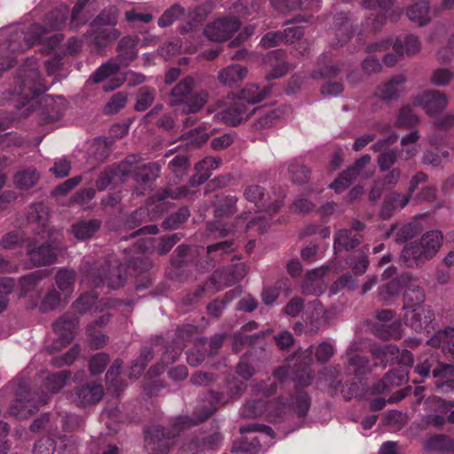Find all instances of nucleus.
<instances>
[{
    "instance_id": "20",
    "label": "nucleus",
    "mask_w": 454,
    "mask_h": 454,
    "mask_svg": "<svg viewBox=\"0 0 454 454\" xmlns=\"http://www.w3.org/2000/svg\"><path fill=\"white\" fill-rule=\"evenodd\" d=\"M222 120L231 126L240 124L247 117V106L238 98H234L220 113Z\"/></svg>"
},
{
    "instance_id": "63",
    "label": "nucleus",
    "mask_w": 454,
    "mask_h": 454,
    "mask_svg": "<svg viewBox=\"0 0 454 454\" xmlns=\"http://www.w3.org/2000/svg\"><path fill=\"white\" fill-rule=\"evenodd\" d=\"M67 7L55 9L46 15L44 22L51 30L59 29L67 20Z\"/></svg>"
},
{
    "instance_id": "30",
    "label": "nucleus",
    "mask_w": 454,
    "mask_h": 454,
    "mask_svg": "<svg viewBox=\"0 0 454 454\" xmlns=\"http://www.w3.org/2000/svg\"><path fill=\"white\" fill-rule=\"evenodd\" d=\"M104 390L101 385L95 383H88L78 387L75 390L76 400L79 405L86 406L93 404L101 400Z\"/></svg>"
},
{
    "instance_id": "23",
    "label": "nucleus",
    "mask_w": 454,
    "mask_h": 454,
    "mask_svg": "<svg viewBox=\"0 0 454 454\" xmlns=\"http://www.w3.org/2000/svg\"><path fill=\"white\" fill-rule=\"evenodd\" d=\"M353 25L348 14L339 12L334 16V38L332 41L333 46H342L353 35Z\"/></svg>"
},
{
    "instance_id": "43",
    "label": "nucleus",
    "mask_w": 454,
    "mask_h": 454,
    "mask_svg": "<svg viewBox=\"0 0 454 454\" xmlns=\"http://www.w3.org/2000/svg\"><path fill=\"white\" fill-rule=\"evenodd\" d=\"M40 175L35 168H27L17 172L14 175L13 182L17 188L28 190L39 180Z\"/></svg>"
},
{
    "instance_id": "6",
    "label": "nucleus",
    "mask_w": 454,
    "mask_h": 454,
    "mask_svg": "<svg viewBox=\"0 0 454 454\" xmlns=\"http://www.w3.org/2000/svg\"><path fill=\"white\" fill-rule=\"evenodd\" d=\"M239 27L240 22L237 18L227 17L207 25L204 34L211 41L223 42L231 38Z\"/></svg>"
},
{
    "instance_id": "48",
    "label": "nucleus",
    "mask_w": 454,
    "mask_h": 454,
    "mask_svg": "<svg viewBox=\"0 0 454 454\" xmlns=\"http://www.w3.org/2000/svg\"><path fill=\"white\" fill-rule=\"evenodd\" d=\"M347 263L355 275L361 276L364 274L368 269V255L364 251H356L348 257Z\"/></svg>"
},
{
    "instance_id": "44",
    "label": "nucleus",
    "mask_w": 454,
    "mask_h": 454,
    "mask_svg": "<svg viewBox=\"0 0 454 454\" xmlns=\"http://www.w3.org/2000/svg\"><path fill=\"white\" fill-rule=\"evenodd\" d=\"M274 380L269 379L267 382L261 383L257 386V390L262 392L264 395L270 396L277 392L278 383L282 382L287 377V369L285 367H278L273 372Z\"/></svg>"
},
{
    "instance_id": "27",
    "label": "nucleus",
    "mask_w": 454,
    "mask_h": 454,
    "mask_svg": "<svg viewBox=\"0 0 454 454\" xmlns=\"http://www.w3.org/2000/svg\"><path fill=\"white\" fill-rule=\"evenodd\" d=\"M247 68L239 64H231L218 73L220 83L228 88H231L241 82L247 74Z\"/></svg>"
},
{
    "instance_id": "15",
    "label": "nucleus",
    "mask_w": 454,
    "mask_h": 454,
    "mask_svg": "<svg viewBox=\"0 0 454 454\" xmlns=\"http://www.w3.org/2000/svg\"><path fill=\"white\" fill-rule=\"evenodd\" d=\"M433 384L437 392L449 394L454 392V365L442 363L433 372Z\"/></svg>"
},
{
    "instance_id": "58",
    "label": "nucleus",
    "mask_w": 454,
    "mask_h": 454,
    "mask_svg": "<svg viewBox=\"0 0 454 454\" xmlns=\"http://www.w3.org/2000/svg\"><path fill=\"white\" fill-rule=\"evenodd\" d=\"M441 364L442 363L432 355L422 356L419 358V362L415 366V372L419 375L427 378L431 373L433 374L434 369Z\"/></svg>"
},
{
    "instance_id": "37",
    "label": "nucleus",
    "mask_w": 454,
    "mask_h": 454,
    "mask_svg": "<svg viewBox=\"0 0 454 454\" xmlns=\"http://www.w3.org/2000/svg\"><path fill=\"white\" fill-rule=\"evenodd\" d=\"M48 208L43 203L33 204L27 212V221L30 223H37L39 230L36 233L43 232L48 222Z\"/></svg>"
},
{
    "instance_id": "3",
    "label": "nucleus",
    "mask_w": 454,
    "mask_h": 454,
    "mask_svg": "<svg viewBox=\"0 0 454 454\" xmlns=\"http://www.w3.org/2000/svg\"><path fill=\"white\" fill-rule=\"evenodd\" d=\"M195 81L192 76L183 78L169 92L168 104L170 106H182V111L186 114L200 112L206 105L208 94L206 90L194 92Z\"/></svg>"
},
{
    "instance_id": "42",
    "label": "nucleus",
    "mask_w": 454,
    "mask_h": 454,
    "mask_svg": "<svg viewBox=\"0 0 454 454\" xmlns=\"http://www.w3.org/2000/svg\"><path fill=\"white\" fill-rule=\"evenodd\" d=\"M75 279L76 273L73 269H59L55 275L57 286L65 294H71L74 291Z\"/></svg>"
},
{
    "instance_id": "56",
    "label": "nucleus",
    "mask_w": 454,
    "mask_h": 454,
    "mask_svg": "<svg viewBox=\"0 0 454 454\" xmlns=\"http://www.w3.org/2000/svg\"><path fill=\"white\" fill-rule=\"evenodd\" d=\"M421 229V224L416 221L405 223L395 231V241L403 243L419 234Z\"/></svg>"
},
{
    "instance_id": "8",
    "label": "nucleus",
    "mask_w": 454,
    "mask_h": 454,
    "mask_svg": "<svg viewBox=\"0 0 454 454\" xmlns=\"http://www.w3.org/2000/svg\"><path fill=\"white\" fill-rule=\"evenodd\" d=\"M60 249L58 246L48 243L37 245L31 241L27 245V254L34 266H45L54 263L57 261Z\"/></svg>"
},
{
    "instance_id": "35",
    "label": "nucleus",
    "mask_w": 454,
    "mask_h": 454,
    "mask_svg": "<svg viewBox=\"0 0 454 454\" xmlns=\"http://www.w3.org/2000/svg\"><path fill=\"white\" fill-rule=\"evenodd\" d=\"M270 92V87L260 88L257 84L251 83L244 87L239 93L238 99L242 100L247 106L254 105L262 101Z\"/></svg>"
},
{
    "instance_id": "50",
    "label": "nucleus",
    "mask_w": 454,
    "mask_h": 454,
    "mask_svg": "<svg viewBox=\"0 0 454 454\" xmlns=\"http://www.w3.org/2000/svg\"><path fill=\"white\" fill-rule=\"evenodd\" d=\"M119 70L120 64H118L116 61H114V59H111L106 63H103L99 67H98L90 77V80L95 83H99L109 76L117 74Z\"/></svg>"
},
{
    "instance_id": "55",
    "label": "nucleus",
    "mask_w": 454,
    "mask_h": 454,
    "mask_svg": "<svg viewBox=\"0 0 454 454\" xmlns=\"http://www.w3.org/2000/svg\"><path fill=\"white\" fill-rule=\"evenodd\" d=\"M153 351L150 348H144L138 358L132 364L130 367L129 377L137 378L145 371L147 364L153 358Z\"/></svg>"
},
{
    "instance_id": "38",
    "label": "nucleus",
    "mask_w": 454,
    "mask_h": 454,
    "mask_svg": "<svg viewBox=\"0 0 454 454\" xmlns=\"http://www.w3.org/2000/svg\"><path fill=\"white\" fill-rule=\"evenodd\" d=\"M442 241V235L440 231H428L422 235L419 239V243L421 244L423 249L425 250V254L427 255L428 259H432L439 248L441 247Z\"/></svg>"
},
{
    "instance_id": "33",
    "label": "nucleus",
    "mask_w": 454,
    "mask_h": 454,
    "mask_svg": "<svg viewBox=\"0 0 454 454\" xmlns=\"http://www.w3.org/2000/svg\"><path fill=\"white\" fill-rule=\"evenodd\" d=\"M102 222L99 219H83L72 225V233L78 240H86L92 238L100 229Z\"/></svg>"
},
{
    "instance_id": "5",
    "label": "nucleus",
    "mask_w": 454,
    "mask_h": 454,
    "mask_svg": "<svg viewBox=\"0 0 454 454\" xmlns=\"http://www.w3.org/2000/svg\"><path fill=\"white\" fill-rule=\"evenodd\" d=\"M372 356L384 363L383 367L388 362H396L398 364L411 366L414 362L413 355L406 348L399 349L395 345L375 346L372 348Z\"/></svg>"
},
{
    "instance_id": "47",
    "label": "nucleus",
    "mask_w": 454,
    "mask_h": 454,
    "mask_svg": "<svg viewBox=\"0 0 454 454\" xmlns=\"http://www.w3.org/2000/svg\"><path fill=\"white\" fill-rule=\"evenodd\" d=\"M156 96V90L154 88L144 86L141 87L137 93V102L134 106V109L137 112H145L147 110L154 102Z\"/></svg>"
},
{
    "instance_id": "45",
    "label": "nucleus",
    "mask_w": 454,
    "mask_h": 454,
    "mask_svg": "<svg viewBox=\"0 0 454 454\" xmlns=\"http://www.w3.org/2000/svg\"><path fill=\"white\" fill-rule=\"evenodd\" d=\"M70 376L71 373L69 371H60L56 373L49 374L45 378L43 387L52 394L58 393L64 387Z\"/></svg>"
},
{
    "instance_id": "18",
    "label": "nucleus",
    "mask_w": 454,
    "mask_h": 454,
    "mask_svg": "<svg viewBox=\"0 0 454 454\" xmlns=\"http://www.w3.org/2000/svg\"><path fill=\"white\" fill-rule=\"evenodd\" d=\"M137 36L127 35L122 37L116 47L117 57L114 61H116L121 66L127 67L137 57Z\"/></svg>"
},
{
    "instance_id": "46",
    "label": "nucleus",
    "mask_w": 454,
    "mask_h": 454,
    "mask_svg": "<svg viewBox=\"0 0 454 454\" xmlns=\"http://www.w3.org/2000/svg\"><path fill=\"white\" fill-rule=\"evenodd\" d=\"M206 344V339H198L194 343V348L187 351L186 360L190 365H200L205 360L206 356H208Z\"/></svg>"
},
{
    "instance_id": "13",
    "label": "nucleus",
    "mask_w": 454,
    "mask_h": 454,
    "mask_svg": "<svg viewBox=\"0 0 454 454\" xmlns=\"http://www.w3.org/2000/svg\"><path fill=\"white\" fill-rule=\"evenodd\" d=\"M79 317L76 314H64L53 323V330L61 346L69 344L75 336Z\"/></svg>"
},
{
    "instance_id": "26",
    "label": "nucleus",
    "mask_w": 454,
    "mask_h": 454,
    "mask_svg": "<svg viewBox=\"0 0 454 454\" xmlns=\"http://www.w3.org/2000/svg\"><path fill=\"white\" fill-rule=\"evenodd\" d=\"M361 241L362 236L359 233H352V230L346 228L340 229L334 235L333 249L335 253L349 251L359 246Z\"/></svg>"
},
{
    "instance_id": "51",
    "label": "nucleus",
    "mask_w": 454,
    "mask_h": 454,
    "mask_svg": "<svg viewBox=\"0 0 454 454\" xmlns=\"http://www.w3.org/2000/svg\"><path fill=\"white\" fill-rule=\"evenodd\" d=\"M46 276L47 274L44 270H38L21 277L20 278L21 295L25 296L27 293L34 290Z\"/></svg>"
},
{
    "instance_id": "1",
    "label": "nucleus",
    "mask_w": 454,
    "mask_h": 454,
    "mask_svg": "<svg viewBox=\"0 0 454 454\" xmlns=\"http://www.w3.org/2000/svg\"><path fill=\"white\" fill-rule=\"evenodd\" d=\"M210 408L202 411V414L197 420L188 417H177L171 424V429L165 430L160 425L148 427L145 430V448L150 454H167L170 448V440L175 438L180 431L191 426L197 425L210 417L217 409L219 404H224L227 400L219 392L210 391Z\"/></svg>"
},
{
    "instance_id": "39",
    "label": "nucleus",
    "mask_w": 454,
    "mask_h": 454,
    "mask_svg": "<svg viewBox=\"0 0 454 454\" xmlns=\"http://www.w3.org/2000/svg\"><path fill=\"white\" fill-rule=\"evenodd\" d=\"M393 50L399 56L404 53L413 55L420 51V42L417 36L408 35L403 40L396 39L393 44Z\"/></svg>"
},
{
    "instance_id": "14",
    "label": "nucleus",
    "mask_w": 454,
    "mask_h": 454,
    "mask_svg": "<svg viewBox=\"0 0 454 454\" xmlns=\"http://www.w3.org/2000/svg\"><path fill=\"white\" fill-rule=\"evenodd\" d=\"M448 100L438 90L426 91L414 100V106H421L428 115H434L445 109Z\"/></svg>"
},
{
    "instance_id": "34",
    "label": "nucleus",
    "mask_w": 454,
    "mask_h": 454,
    "mask_svg": "<svg viewBox=\"0 0 454 454\" xmlns=\"http://www.w3.org/2000/svg\"><path fill=\"white\" fill-rule=\"evenodd\" d=\"M40 105L42 106L39 120L41 124L54 122L62 117L59 106L50 95L43 96L40 100Z\"/></svg>"
},
{
    "instance_id": "54",
    "label": "nucleus",
    "mask_w": 454,
    "mask_h": 454,
    "mask_svg": "<svg viewBox=\"0 0 454 454\" xmlns=\"http://www.w3.org/2000/svg\"><path fill=\"white\" fill-rule=\"evenodd\" d=\"M87 341L90 346L95 349H100L108 343L109 337L102 333L99 328H95L94 325H88L86 327Z\"/></svg>"
},
{
    "instance_id": "36",
    "label": "nucleus",
    "mask_w": 454,
    "mask_h": 454,
    "mask_svg": "<svg viewBox=\"0 0 454 454\" xmlns=\"http://www.w3.org/2000/svg\"><path fill=\"white\" fill-rule=\"evenodd\" d=\"M424 448L427 451L454 454V440L444 434H435L426 441Z\"/></svg>"
},
{
    "instance_id": "25",
    "label": "nucleus",
    "mask_w": 454,
    "mask_h": 454,
    "mask_svg": "<svg viewBox=\"0 0 454 454\" xmlns=\"http://www.w3.org/2000/svg\"><path fill=\"white\" fill-rule=\"evenodd\" d=\"M126 170H129V175H132L133 179L139 184H147L154 181L160 174V168L156 162H149L139 166L132 167L128 165Z\"/></svg>"
},
{
    "instance_id": "28",
    "label": "nucleus",
    "mask_w": 454,
    "mask_h": 454,
    "mask_svg": "<svg viewBox=\"0 0 454 454\" xmlns=\"http://www.w3.org/2000/svg\"><path fill=\"white\" fill-rule=\"evenodd\" d=\"M239 198L235 195L217 194L213 201L214 215L217 218H227L237 212Z\"/></svg>"
},
{
    "instance_id": "9",
    "label": "nucleus",
    "mask_w": 454,
    "mask_h": 454,
    "mask_svg": "<svg viewBox=\"0 0 454 454\" xmlns=\"http://www.w3.org/2000/svg\"><path fill=\"white\" fill-rule=\"evenodd\" d=\"M245 199L254 203L260 210L274 215L278 213L283 207V200L276 199L273 201H269L265 198L264 188L258 184L248 185L244 189Z\"/></svg>"
},
{
    "instance_id": "12",
    "label": "nucleus",
    "mask_w": 454,
    "mask_h": 454,
    "mask_svg": "<svg viewBox=\"0 0 454 454\" xmlns=\"http://www.w3.org/2000/svg\"><path fill=\"white\" fill-rule=\"evenodd\" d=\"M401 281L405 287L403 309L426 305V295L418 279L413 278L409 273H403L401 274Z\"/></svg>"
},
{
    "instance_id": "61",
    "label": "nucleus",
    "mask_w": 454,
    "mask_h": 454,
    "mask_svg": "<svg viewBox=\"0 0 454 454\" xmlns=\"http://www.w3.org/2000/svg\"><path fill=\"white\" fill-rule=\"evenodd\" d=\"M97 295L91 293H85L82 294L74 303L73 309L77 314L76 316L83 315L90 311L97 301Z\"/></svg>"
},
{
    "instance_id": "41",
    "label": "nucleus",
    "mask_w": 454,
    "mask_h": 454,
    "mask_svg": "<svg viewBox=\"0 0 454 454\" xmlns=\"http://www.w3.org/2000/svg\"><path fill=\"white\" fill-rule=\"evenodd\" d=\"M372 370L369 358L365 356L355 354L348 356V371L356 377H362L369 373Z\"/></svg>"
},
{
    "instance_id": "59",
    "label": "nucleus",
    "mask_w": 454,
    "mask_h": 454,
    "mask_svg": "<svg viewBox=\"0 0 454 454\" xmlns=\"http://www.w3.org/2000/svg\"><path fill=\"white\" fill-rule=\"evenodd\" d=\"M403 286V283L401 281V275L398 278L391 279L388 282L380 286L379 289V297L384 301H387L395 296Z\"/></svg>"
},
{
    "instance_id": "31",
    "label": "nucleus",
    "mask_w": 454,
    "mask_h": 454,
    "mask_svg": "<svg viewBox=\"0 0 454 454\" xmlns=\"http://www.w3.org/2000/svg\"><path fill=\"white\" fill-rule=\"evenodd\" d=\"M51 30L47 25H41L38 23H35L30 26L28 34L30 35L29 40H31L32 43L38 42L40 43H47L51 48L57 47L61 41L63 40V35L61 34H55L52 36H47V34Z\"/></svg>"
},
{
    "instance_id": "7",
    "label": "nucleus",
    "mask_w": 454,
    "mask_h": 454,
    "mask_svg": "<svg viewBox=\"0 0 454 454\" xmlns=\"http://www.w3.org/2000/svg\"><path fill=\"white\" fill-rule=\"evenodd\" d=\"M198 327L194 325H184L178 327L173 338V347H168L163 356V363L170 364L175 362L185 346V343L191 341L196 334Z\"/></svg>"
},
{
    "instance_id": "64",
    "label": "nucleus",
    "mask_w": 454,
    "mask_h": 454,
    "mask_svg": "<svg viewBox=\"0 0 454 454\" xmlns=\"http://www.w3.org/2000/svg\"><path fill=\"white\" fill-rule=\"evenodd\" d=\"M117 8L111 6L103 10L91 22L93 27H112L117 23Z\"/></svg>"
},
{
    "instance_id": "17",
    "label": "nucleus",
    "mask_w": 454,
    "mask_h": 454,
    "mask_svg": "<svg viewBox=\"0 0 454 454\" xmlns=\"http://www.w3.org/2000/svg\"><path fill=\"white\" fill-rule=\"evenodd\" d=\"M17 82L20 83V88L16 91L18 94L27 96L28 93H31L35 95L46 90L41 84L40 73L35 68L24 70L23 72L20 71Z\"/></svg>"
},
{
    "instance_id": "52",
    "label": "nucleus",
    "mask_w": 454,
    "mask_h": 454,
    "mask_svg": "<svg viewBox=\"0 0 454 454\" xmlns=\"http://www.w3.org/2000/svg\"><path fill=\"white\" fill-rule=\"evenodd\" d=\"M310 404V397L304 391H298L291 398L290 405L300 418H304L308 414Z\"/></svg>"
},
{
    "instance_id": "4",
    "label": "nucleus",
    "mask_w": 454,
    "mask_h": 454,
    "mask_svg": "<svg viewBox=\"0 0 454 454\" xmlns=\"http://www.w3.org/2000/svg\"><path fill=\"white\" fill-rule=\"evenodd\" d=\"M85 277L95 287L107 286L110 289L121 287L127 279L123 266L117 260H108L104 264H88Z\"/></svg>"
},
{
    "instance_id": "32",
    "label": "nucleus",
    "mask_w": 454,
    "mask_h": 454,
    "mask_svg": "<svg viewBox=\"0 0 454 454\" xmlns=\"http://www.w3.org/2000/svg\"><path fill=\"white\" fill-rule=\"evenodd\" d=\"M411 200V194H400L393 192L388 194L383 202L380 216L383 220L389 219L394 211L405 207Z\"/></svg>"
},
{
    "instance_id": "10",
    "label": "nucleus",
    "mask_w": 454,
    "mask_h": 454,
    "mask_svg": "<svg viewBox=\"0 0 454 454\" xmlns=\"http://www.w3.org/2000/svg\"><path fill=\"white\" fill-rule=\"evenodd\" d=\"M16 395L18 398L10 406L8 414L20 419L31 416L34 412L39 410V404L45 403L48 400V396L44 394V390H43L42 394L37 397H23L19 392L16 393Z\"/></svg>"
},
{
    "instance_id": "57",
    "label": "nucleus",
    "mask_w": 454,
    "mask_h": 454,
    "mask_svg": "<svg viewBox=\"0 0 454 454\" xmlns=\"http://www.w3.org/2000/svg\"><path fill=\"white\" fill-rule=\"evenodd\" d=\"M376 335L383 340L400 339L402 336V325L399 322L382 324L375 328Z\"/></svg>"
},
{
    "instance_id": "29",
    "label": "nucleus",
    "mask_w": 454,
    "mask_h": 454,
    "mask_svg": "<svg viewBox=\"0 0 454 454\" xmlns=\"http://www.w3.org/2000/svg\"><path fill=\"white\" fill-rule=\"evenodd\" d=\"M421 244L417 241L406 245L402 250L401 258L405 265L409 268L418 267L429 260L425 254Z\"/></svg>"
},
{
    "instance_id": "40",
    "label": "nucleus",
    "mask_w": 454,
    "mask_h": 454,
    "mask_svg": "<svg viewBox=\"0 0 454 454\" xmlns=\"http://www.w3.org/2000/svg\"><path fill=\"white\" fill-rule=\"evenodd\" d=\"M410 20L424 26L429 21V4L420 0L412 4L406 12Z\"/></svg>"
},
{
    "instance_id": "19",
    "label": "nucleus",
    "mask_w": 454,
    "mask_h": 454,
    "mask_svg": "<svg viewBox=\"0 0 454 454\" xmlns=\"http://www.w3.org/2000/svg\"><path fill=\"white\" fill-rule=\"evenodd\" d=\"M407 381V370L403 367H398L387 372L384 378L372 387V393H384L388 391L392 387H399Z\"/></svg>"
},
{
    "instance_id": "16",
    "label": "nucleus",
    "mask_w": 454,
    "mask_h": 454,
    "mask_svg": "<svg viewBox=\"0 0 454 454\" xmlns=\"http://www.w3.org/2000/svg\"><path fill=\"white\" fill-rule=\"evenodd\" d=\"M237 227L243 228L247 233L260 235L269 227V219L262 215H252L251 212H243L235 219Z\"/></svg>"
},
{
    "instance_id": "2",
    "label": "nucleus",
    "mask_w": 454,
    "mask_h": 454,
    "mask_svg": "<svg viewBox=\"0 0 454 454\" xmlns=\"http://www.w3.org/2000/svg\"><path fill=\"white\" fill-rule=\"evenodd\" d=\"M186 186L176 189L168 188L156 192L147 201L146 207H140L133 211L126 219L125 228L132 230L140 226L142 223L156 219L166 210L165 200L168 199L178 200L188 195Z\"/></svg>"
},
{
    "instance_id": "60",
    "label": "nucleus",
    "mask_w": 454,
    "mask_h": 454,
    "mask_svg": "<svg viewBox=\"0 0 454 454\" xmlns=\"http://www.w3.org/2000/svg\"><path fill=\"white\" fill-rule=\"evenodd\" d=\"M288 172L292 182L296 184L306 183L310 174L309 169L306 166L299 163L296 160L289 163Z\"/></svg>"
},
{
    "instance_id": "11",
    "label": "nucleus",
    "mask_w": 454,
    "mask_h": 454,
    "mask_svg": "<svg viewBox=\"0 0 454 454\" xmlns=\"http://www.w3.org/2000/svg\"><path fill=\"white\" fill-rule=\"evenodd\" d=\"M404 310L403 321L415 332H421L429 327L434 319V313L428 305L417 306Z\"/></svg>"
},
{
    "instance_id": "49",
    "label": "nucleus",
    "mask_w": 454,
    "mask_h": 454,
    "mask_svg": "<svg viewBox=\"0 0 454 454\" xmlns=\"http://www.w3.org/2000/svg\"><path fill=\"white\" fill-rule=\"evenodd\" d=\"M191 216V211L188 207L184 206L178 211L169 215L162 223V226L166 230H175L180 228Z\"/></svg>"
},
{
    "instance_id": "22",
    "label": "nucleus",
    "mask_w": 454,
    "mask_h": 454,
    "mask_svg": "<svg viewBox=\"0 0 454 454\" xmlns=\"http://www.w3.org/2000/svg\"><path fill=\"white\" fill-rule=\"evenodd\" d=\"M135 156H129L126 158L123 161H121L116 167H108L102 171L97 181L96 186L98 191H104L107 188V186L112 183L114 178L120 174L121 176L125 177L128 176L129 170H126V167L128 165H131L134 163Z\"/></svg>"
},
{
    "instance_id": "21",
    "label": "nucleus",
    "mask_w": 454,
    "mask_h": 454,
    "mask_svg": "<svg viewBox=\"0 0 454 454\" xmlns=\"http://www.w3.org/2000/svg\"><path fill=\"white\" fill-rule=\"evenodd\" d=\"M91 44L97 49H104L112 42L116 40L121 33L112 27L92 26L88 32Z\"/></svg>"
},
{
    "instance_id": "53",
    "label": "nucleus",
    "mask_w": 454,
    "mask_h": 454,
    "mask_svg": "<svg viewBox=\"0 0 454 454\" xmlns=\"http://www.w3.org/2000/svg\"><path fill=\"white\" fill-rule=\"evenodd\" d=\"M121 365V360L115 359L106 374V382L108 387L112 388L114 393H118L122 387L121 381L119 380Z\"/></svg>"
},
{
    "instance_id": "24",
    "label": "nucleus",
    "mask_w": 454,
    "mask_h": 454,
    "mask_svg": "<svg viewBox=\"0 0 454 454\" xmlns=\"http://www.w3.org/2000/svg\"><path fill=\"white\" fill-rule=\"evenodd\" d=\"M404 82L405 77L403 74L395 75L379 86L374 92V97L384 101L397 99Z\"/></svg>"
},
{
    "instance_id": "62",
    "label": "nucleus",
    "mask_w": 454,
    "mask_h": 454,
    "mask_svg": "<svg viewBox=\"0 0 454 454\" xmlns=\"http://www.w3.org/2000/svg\"><path fill=\"white\" fill-rule=\"evenodd\" d=\"M331 387L335 392L340 390L347 401L360 396L363 392L360 385L356 382L347 383L345 386H342L340 382H332Z\"/></svg>"
}]
</instances>
